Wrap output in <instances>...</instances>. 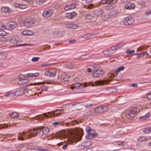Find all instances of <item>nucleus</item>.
Returning <instances> with one entry per match:
<instances>
[{"mask_svg": "<svg viewBox=\"0 0 151 151\" xmlns=\"http://www.w3.org/2000/svg\"><path fill=\"white\" fill-rule=\"evenodd\" d=\"M59 135L60 138H65L67 140L76 142L81 139L83 131L81 129L76 128L74 130L63 131Z\"/></svg>", "mask_w": 151, "mask_h": 151, "instance_id": "f257e3e1", "label": "nucleus"}, {"mask_svg": "<svg viewBox=\"0 0 151 151\" xmlns=\"http://www.w3.org/2000/svg\"><path fill=\"white\" fill-rule=\"evenodd\" d=\"M108 110V107L104 105L96 107L94 111L95 113L97 114H102L106 112Z\"/></svg>", "mask_w": 151, "mask_h": 151, "instance_id": "39448f33", "label": "nucleus"}, {"mask_svg": "<svg viewBox=\"0 0 151 151\" xmlns=\"http://www.w3.org/2000/svg\"><path fill=\"white\" fill-rule=\"evenodd\" d=\"M108 0H102L101 2L103 4H108Z\"/></svg>", "mask_w": 151, "mask_h": 151, "instance_id": "338daca9", "label": "nucleus"}, {"mask_svg": "<svg viewBox=\"0 0 151 151\" xmlns=\"http://www.w3.org/2000/svg\"><path fill=\"white\" fill-rule=\"evenodd\" d=\"M104 73V71L102 69L95 70L93 72L92 76L94 77H102Z\"/></svg>", "mask_w": 151, "mask_h": 151, "instance_id": "1a4fd4ad", "label": "nucleus"}, {"mask_svg": "<svg viewBox=\"0 0 151 151\" xmlns=\"http://www.w3.org/2000/svg\"><path fill=\"white\" fill-rule=\"evenodd\" d=\"M68 145V143H66L65 144V145H63L62 147V148L64 149H65L67 147V146Z\"/></svg>", "mask_w": 151, "mask_h": 151, "instance_id": "052dcab7", "label": "nucleus"}, {"mask_svg": "<svg viewBox=\"0 0 151 151\" xmlns=\"http://www.w3.org/2000/svg\"><path fill=\"white\" fill-rule=\"evenodd\" d=\"M109 14H104L101 17V19L103 21H105L109 20L110 18Z\"/></svg>", "mask_w": 151, "mask_h": 151, "instance_id": "5701e85b", "label": "nucleus"}, {"mask_svg": "<svg viewBox=\"0 0 151 151\" xmlns=\"http://www.w3.org/2000/svg\"><path fill=\"white\" fill-rule=\"evenodd\" d=\"M145 15L147 16H149L151 15V10H147L145 12Z\"/></svg>", "mask_w": 151, "mask_h": 151, "instance_id": "603ef678", "label": "nucleus"}, {"mask_svg": "<svg viewBox=\"0 0 151 151\" xmlns=\"http://www.w3.org/2000/svg\"><path fill=\"white\" fill-rule=\"evenodd\" d=\"M150 114L148 113L142 116H141L140 117L139 119H140L145 120L146 119L149 118L150 117Z\"/></svg>", "mask_w": 151, "mask_h": 151, "instance_id": "473e14b6", "label": "nucleus"}, {"mask_svg": "<svg viewBox=\"0 0 151 151\" xmlns=\"http://www.w3.org/2000/svg\"><path fill=\"white\" fill-rule=\"evenodd\" d=\"M147 98L149 99H151V92L148 93L146 96Z\"/></svg>", "mask_w": 151, "mask_h": 151, "instance_id": "680f3d73", "label": "nucleus"}, {"mask_svg": "<svg viewBox=\"0 0 151 151\" xmlns=\"http://www.w3.org/2000/svg\"><path fill=\"white\" fill-rule=\"evenodd\" d=\"M78 26L75 24H70V28L72 29H75L78 28Z\"/></svg>", "mask_w": 151, "mask_h": 151, "instance_id": "72a5a7b5", "label": "nucleus"}, {"mask_svg": "<svg viewBox=\"0 0 151 151\" xmlns=\"http://www.w3.org/2000/svg\"><path fill=\"white\" fill-rule=\"evenodd\" d=\"M138 139L139 141L142 142L145 141L146 139V138L145 137H140Z\"/></svg>", "mask_w": 151, "mask_h": 151, "instance_id": "49530a36", "label": "nucleus"}, {"mask_svg": "<svg viewBox=\"0 0 151 151\" xmlns=\"http://www.w3.org/2000/svg\"><path fill=\"white\" fill-rule=\"evenodd\" d=\"M134 50H133L131 51H130L129 50H127L126 51V53L128 54H131L132 53H134Z\"/></svg>", "mask_w": 151, "mask_h": 151, "instance_id": "5fc2aeb1", "label": "nucleus"}, {"mask_svg": "<svg viewBox=\"0 0 151 151\" xmlns=\"http://www.w3.org/2000/svg\"><path fill=\"white\" fill-rule=\"evenodd\" d=\"M44 118L45 119L44 116L42 115H40L39 116H37L35 117L32 118V120H33L34 119L37 120H44Z\"/></svg>", "mask_w": 151, "mask_h": 151, "instance_id": "412c9836", "label": "nucleus"}, {"mask_svg": "<svg viewBox=\"0 0 151 151\" xmlns=\"http://www.w3.org/2000/svg\"><path fill=\"white\" fill-rule=\"evenodd\" d=\"M108 82L106 80L97 81H95V83L96 85L101 86L103 85L105 83H107Z\"/></svg>", "mask_w": 151, "mask_h": 151, "instance_id": "4be33fe9", "label": "nucleus"}, {"mask_svg": "<svg viewBox=\"0 0 151 151\" xmlns=\"http://www.w3.org/2000/svg\"><path fill=\"white\" fill-rule=\"evenodd\" d=\"M122 45H121V43H118L114 46L115 47V49H116V50H117L118 49L122 47Z\"/></svg>", "mask_w": 151, "mask_h": 151, "instance_id": "a19ab883", "label": "nucleus"}, {"mask_svg": "<svg viewBox=\"0 0 151 151\" xmlns=\"http://www.w3.org/2000/svg\"><path fill=\"white\" fill-rule=\"evenodd\" d=\"M22 34L24 35L30 36L33 35L34 33L30 30H24L22 32Z\"/></svg>", "mask_w": 151, "mask_h": 151, "instance_id": "a211bd4d", "label": "nucleus"}, {"mask_svg": "<svg viewBox=\"0 0 151 151\" xmlns=\"http://www.w3.org/2000/svg\"><path fill=\"white\" fill-rule=\"evenodd\" d=\"M48 88L47 86H43L41 87V89L42 91H46Z\"/></svg>", "mask_w": 151, "mask_h": 151, "instance_id": "69168bd1", "label": "nucleus"}, {"mask_svg": "<svg viewBox=\"0 0 151 151\" xmlns=\"http://www.w3.org/2000/svg\"><path fill=\"white\" fill-rule=\"evenodd\" d=\"M137 108L134 107L130 111H127L125 112L126 117L129 119H132L135 116V114L137 112Z\"/></svg>", "mask_w": 151, "mask_h": 151, "instance_id": "20e7f679", "label": "nucleus"}, {"mask_svg": "<svg viewBox=\"0 0 151 151\" xmlns=\"http://www.w3.org/2000/svg\"><path fill=\"white\" fill-rule=\"evenodd\" d=\"M19 37L16 35L13 36L10 41V43L13 45L17 44L19 41Z\"/></svg>", "mask_w": 151, "mask_h": 151, "instance_id": "ddd939ff", "label": "nucleus"}, {"mask_svg": "<svg viewBox=\"0 0 151 151\" xmlns=\"http://www.w3.org/2000/svg\"><path fill=\"white\" fill-rule=\"evenodd\" d=\"M125 68L124 67V66H122L119 67V68H117L116 69V71L117 72H119L120 70H123Z\"/></svg>", "mask_w": 151, "mask_h": 151, "instance_id": "ea45409f", "label": "nucleus"}, {"mask_svg": "<svg viewBox=\"0 0 151 151\" xmlns=\"http://www.w3.org/2000/svg\"><path fill=\"white\" fill-rule=\"evenodd\" d=\"M36 22L35 19H26L23 22L24 25L26 27H30L34 24Z\"/></svg>", "mask_w": 151, "mask_h": 151, "instance_id": "6e6552de", "label": "nucleus"}, {"mask_svg": "<svg viewBox=\"0 0 151 151\" xmlns=\"http://www.w3.org/2000/svg\"><path fill=\"white\" fill-rule=\"evenodd\" d=\"M40 58L39 57H33L32 59V61L34 62L38 61Z\"/></svg>", "mask_w": 151, "mask_h": 151, "instance_id": "8fccbe9b", "label": "nucleus"}, {"mask_svg": "<svg viewBox=\"0 0 151 151\" xmlns=\"http://www.w3.org/2000/svg\"><path fill=\"white\" fill-rule=\"evenodd\" d=\"M94 6V5L92 4H89L88 5L86 6V7H88L89 9H92Z\"/></svg>", "mask_w": 151, "mask_h": 151, "instance_id": "4d7b16f0", "label": "nucleus"}, {"mask_svg": "<svg viewBox=\"0 0 151 151\" xmlns=\"http://www.w3.org/2000/svg\"><path fill=\"white\" fill-rule=\"evenodd\" d=\"M143 132L146 133H148L151 132V127H148L145 128L143 130Z\"/></svg>", "mask_w": 151, "mask_h": 151, "instance_id": "c9c22d12", "label": "nucleus"}, {"mask_svg": "<svg viewBox=\"0 0 151 151\" xmlns=\"http://www.w3.org/2000/svg\"><path fill=\"white\" fill-rule=\"evenodd\" d=\"M27 76L28 77H37L38 76V74L37 73H27Z\"/></svg>", "mask_w": 151, "mask_h": 151, "instance_id": "c756f323", "label": "nucleus"}, {"mask_svg": "<svg viewBox=\"0 0 151 151\" xmlns=\"http://www.w3.org/2000/svg\"><path fill=\"white\" fill-rule=\"evenodd\" d=\"M6 26L2 22H0V30H2L6 28Z\"/></svg>", "mask_w": 151, "mask_h": 151, "instance_id": "4c0bfd02", "label": "nucleus"}, {"mask_svg": "<svg viewBox=\"0 0 151 151\" xmlns=\"http://www.w3.org/2000/svg\"><path fill=\"white\" fill-rule=\"evenodd\" d=\"M9 97H13L15 96L14 92L12 93L11 91H9Z\"/></svg>", "mask_w": 151, "mask_h": 151, "instance_id": "774afa93", "label": "nucleus"}, {"mask_svg": "<svg viewBox=\"0 0 151 151\" xmlns=\"http://www.w3.org/2000/svg\"><path fill=\"white\" fill-rule=\"evenodd\" d=\"M92 18V16L90 13H88L86 14L85 18V19L88 21Z\"/></svg>", "mask_w": 151, "mask_h": 151, "instance_id": "393cba45", "label": "nucleus"}, {"mask_svg": "<svg viewBox=\"0 0 151 151\" xmlns=\"http://www.w3.org/2000/svg\"><path fill=\"white\" fill-rule=\"evenodd\" d=\"M93 113V111L91 110H90L87 111L85 114V115L86 116H89L91 115Z\"/></svg>", "mask_w": 151, "mask_h": 151, "instance_id": "37998d69", "label": "nucleus"}, {"mask_svg": "<svg viewBox=\"0 0 151 151\" xmlns=\"http://www.w3.org/2000/svg\"><path fill=\"white\" fill-rule=\"evenodd\" d=\"M86 132L87 134L86 136V137L88 139H90L91 138H93L94 136H96L98 134H95V131L94 130L92 129H89L88 128H86Z\"/></svg>", "mask_w": 151, "mask_h": 151, "instance_id": "0eeeda50", "label": "nucleus"}, {"mask_svg": "<svg viewBox=\"0 0 151 151\" xmlns=\"http://www.w3.org/2000/svg\"><path fill=\"white\" fill-rule=\"evenodd\" d=\"M50 73L51 72L49 71H47L45 72L44 74L45 76H47L48 77H50L51 75Z\"/></svg>", "mask_w": 151, "mask_h": 151, "instance_id": "3c124183", "label": "nucleus"}, {"mask_svg": "<svg viewBox=\"0 0 151 151\" xmlns=\"http://www.w3.org/2000/svg\"><path fill=\"white\" fill-rule=\"evenodd\" d=\"M18 78L19 80H22L26 78L23 75H19L18 76Z\"/></svg>", "mask_w": 151, "mask_h": 151, "instance_id": "c03bdc74", "label": "nucleus"}, {"mask_svg": "<svg viewBox=\"0 0 151 151\" xmlns=\"http://www.w3.org/2000/svg\"><path fill=\"white\" fill-rule=\"evenodd\" d=\"M7 126L6 124L0 125V129L4 128H7Z\"/></svg>", "mask_w": 151, "mask_h": 151, "instance_id": "13d9d810", "label": "nucleus"}, {"mask_svg": "<svg viewBox=\"0 0 151 151\" xmlns=\"http://www.w3.org/2000/svg\"><path fill=\"white\" fill-rule=\"evenodd\" d=\"M29 82V80L27 78L19 80L17 82V83L19 85H22L27 83Z\"/></svg>", "mask_w": 151, "mask_h": 151, "instance_id": "6ab92c4d", "label": "nucleus"}, {"mask_svg": "<svg viewBox=\"0 0 151 151\" xmlns=\"http://www.w3.org/2000/svg\"><path fill=\"white\" fill-rule=\"evenodd\" d=\"M93 143V142L91 141H88L83 143L84 147H87L90 146Z\"/></svg>", "mask_w": 151, "mask_h": 151, "instance_id": "b1692460", "label": "nucleus"}, {"mask_svg": "<svg viewBox=\"0 0 151 151\" xmlns=\"http://www.w3.org/2000/svg\"><path fill=\"white\" fill-rule=\"evenodd\" d=\"M76 104H78L79 106H82L85 105L84 102H79L76 103Z\"/></svg>", "mask_w": 151, "mask_h": 151, "instance_id": "6e6d98bb", "label": "nucleus"}, {"mask_svg": "<svg viewBox=\"0 0 151 151\" xmlns=\"http://www.w3.org/2000/svg\"><path fill=\"white\" fill-rule=\"evenodd\" d=\"M1 10L3 12L7 13L9 11L10 8L7 6H4L2 7Z\"/></svg>", "mask_w": 151, "mask_h": 151, "instance_id": "c85d7f7f", "label": "nucleus"}, {"mask_svg": "<svg viewBox=\"0 0 151 151\" xmlns=\"http://www.w3.org/2000/svg\"><path fill=\"white\" fill-rule=\"evenodd\" d=\"M53 11L50 9H47L44 10L43 12V16L45 18H49L51 17L53 14Z\"/></svg>", "mask_w": 151, "mask_h": 151, "instance_id": "9d476101", "label": "nucleus"}, {"mask_svg": "<svg viewBox=\"0 0 151 151\" xmlns=\"http://www.w3.org/2000/svg\"><path fill=\"white\" fill-rule=\"evenodd\" d=\"M42 133L43 134H47L50 132V129L47 127H42Z\"/></svg>", "mask_w": 151, "mask_h": 151, "instance_id": "aec40b11", "label": "nucleus"}, {"mask_svg": "<svg viewBox=\"0 0 151 151\" xmlns=\"http://www.w3.org/2000/svg\"><path fill=\"white\" fill-rule=\"evenodd\" d=\"M56 71L51 72L50 76L51 77H54L56 75Z\"/></svg>", "mask_w": 151, "mask_h": 151, "instance_id": "864d4df0", "label": "nucleus"}, {"mask_svg": "<svg viewBox=\"0 0 151 151\" xmlns=\"http://www.w3.org/2000/svg\"><path fill=\"white\" fill-rule=\"evenodd\" d=\"M77 15L76 13L73 12L70 13H68L66 14V17L69 19H72L75 17Z\"/></svg>", "mask_w": 151, "mask_h": 151, "instance_id": "4468645a", "label": "nucleus"}, {"mask_svg": "<svg viewBox=\"0 0 151 151\" xmlns=\"http://www.w3.org/2000/svg\"><path fill=\"white\" fill-rule=\"evenodd\" d=\"M75 88L78 89L79 88H82L85 87L88 85H89V83H76L73 85Z\"/></svg>", "mask_w": 151, "mask_h": 151, "instance_id": "f8f14e48", "label": "nucleus"}, {"mask_svg": "<svg viewBox=\"0 0 151 151\" xmlns=\"http://www.w3.org/2000/svg\"><path fill=\"white\" fill-rule=\"evenodd\" d=\"M124 7L126 9L130 10L134 9L135 7V5L133 4L129 3L125 5Z\"/></svg>", "mask_w": 151, "mask_h": 151, "instance_id": "2eb2a0df", "label": "nucleus"}, {"mask_svg": "<svg viewBox=\"0 0 151 151\" xmlns=\"http://www.w3.org/2000/svg\"><path fill=\"white\" fill-rule=\"evenodd\" d=\"M93 106V104H88L86 105H85V107L86 108H90Z\"/></svg>", "mask_w": 151, "mask_h": 151, "instance_id": "e2e57ef3", "label": "nucleus"}, {"mask_svg": "<svg viewBox=\"0 0 151 151\" xmlns=\"http://www.w3.org/2000/svg\"><path fill=\"white\" fill-rule=\"evenodd\" d=\"M90 35L89 34H87L86 35H85L83 36L82 37H81L82 38H86L87 37H89L90 36Z\"/></svg>", "mask_w": 151, "mask_h": 151, "instance_id": "0e129e2a", "label": "nucleus"}, {"mask_svg": "<svg viewBox=\"0 0 151 151\" xmlns=\"http://www.w3.org/2000/svg\"><path fill=\"white\" fill-rule=\"evenodd\" d=\"M15 96H20L22 94V90L20 88L19 90L14 92Z\"/></svg>", "mask_w": 151, "mask_h": 151, "instance_id": "7c9ffc66", "label": "nucleus"}, {"mask_svg": "<svg viewBox=\"0 0 151 151\" xmlns=\"http://www.w3.org/2000/svg\"><path fill=\"white\" fill-rule=\"evenodd\" d=\"M110 51L109 50H104L103 52V54L104 55H108L110 54Z\"/></svg>", "mask_w": 151, "mask_h": 151, "instance_id": "de8ad7c7", "label": "nucleus"}, {"mask_svg": "<svg viewBox=\"0 0 151 151\" xmlns=\"http://www.w3.org/2000/svg\"><path fill=\"white\" fill-rule=\"evenodd\" d=\"M109 50V51H110V52H109L110 54H111V53H114V52H115V51L116 50V49H115V47H114V46L112 47H111V49Z\"/></svg>", "mask_w": 151, "mask_h": 151, "instance_id": "58836bf2", "label": "nucleus"}, {"mask_svg": "<svg viewBox=\"0 0 151 151\" xmlns=\"http://www.w3.org/2000/svg\"><path fill=\"white\" fill-rule=\"evenodd\" d=\"M46 0H36V3L38 5H42L46 1Z\"/></svg>", "mask_w": 151, "mask_h": 151, "instance_id": "bb28decb", "label": "nucleus"}, {"mask_svg": "<svg viewBox=\"0 0 151 151\" xmlns=\"http://www.w3.org/2000/svg\"><path fill=\"white\" fill-rule=\"evenodd\" d=\"M73 106V105L71 103H68L66 104L65 105V108L67 109H68L69 108Z\"/></svg>", "mask_w": 151, "mask_h": 151, "instance_id": "09e8293b", "label": "nucleus"}, {"mask_svg": "<svg viewBox=\"0 0 151 151\" xmlns=\"http://www.w3.org/2000/svg\"><path fill=\"white\" fill-rule=\"evenodd\" d=\"M117 14V12L116 11H113L111 12L110 14V17H116Z\"/></svg>", "mask_w": 151, "mask_h": 151, "instance_id": "2f4dec72", "label": "nucleus"}, {"mask_svg": "<svg viewBox=\"0 0 151 151\" xmlns=\"http://www.w3.org/2000/svg\"><path fill=\"white\" fill-rule=\"evenodd\" d=\"M95 13L96 15L99 16L102 15L103 13V12L101 10H98L96 11Z\"/></svg>", "mask_w": 151, "mask_h": 151, "instance_id": "e433bc0d", "label": "nucleus"}, {"mask_svg": "<svg viewBox=\"0 0 151 151\" xmlns=\"http://www.w3.org/2000/svg\"><path fill=\"white\" fill-rule=\"evenodd\" d=\"M6 58V55L4 53L0 52V60H5Z\"/></svg>", "mask_w": 151, "mask_h": 151, "instance_id": "a878e982", "label": "nucleus"}, {"mask_svg": "<svg viewBox=\"0 0 151 151\" xmlns=\"http://www.w3.org/2000/svg\"><path fill=\"white\" fill-rule=\"evenodd\" d=\"M17 26V24L15 22L13 21L9 22L6 24V27L8 29L10 30L15 29Z\"/></svg>", "mask_w": 151, "mask_h": 151, "instance_id": "9b49d317", "label": "nucleus"}, {"mask_svg": "<svg viewBox=\"0 0 151 151\" xmlns=\"http://www.w3.org/2000/svg\"><path fill=\"white\" fill-rule=\"evenodd\" d=\"M95 68L93 66H91L88 68L87 70L88 72H90L92 71H94L95 70Z\"/></svg>", "mask_w": 151, "mask_h": 151, "instance_id": "f704fd0d", "label": "nucleus"}, {"mask_svg": "<svg viewBox=\"0 0 151 151\" xmlns=\"http://www.w3.org/2000/svg\"><path fill=\"white\" fill-rule=\"evenodd\" d=\"M63 110L60 109L53 111L51 112H49L46 113H44L43 115L44 116L45 119L47 118L52 117V116L55 117L60 115L61 114V111Z\"/></svg>", "mask_w": 151, "mask_h": 151, "instance_id": "7ed1b4c3", "label": "nucleus"}, {"mask_svg": "<svg viewBox=\"0 0 151 151\" xmlns=\"http://www.w3.org/2000/svg\"><path fill=\"white\" fill-rule=\"evenodd\" d=\"M10 116L12 118H16L18 117L19 115L17 113L15 112H14L11 114H10Z\"/></svg>", "mask_w": 151, "mask_h": 151, "instance_id": "cd10ccee", "label": "nucleus"}, {"mask_svg": "<svg viewBox=\"0 0 151 151\" xmlns=\"http://www.w3.org/2000/svg\"><path fill=\"white\" fill-rule=\"evenodd\" d=\"M76 6V4L74 3L70 5H68L66 6L64 8V9L66 10H68L70 9H73Z\"/></svg>", "mask_w": 151, "mask_h": 151, "instance_id": "dca6fc26", "label": "nucleus"}, {"mask_svg": "<svg viewBox=\"0 0 151 151\" xmlns=\"http://www.w3.org/2000/svg\"><path fill=\"white\" fill-rule=\"evenodd\" d=\"M70 76L68 74H63L61 75V79L62 81H67L69 80Z\"/></svg>", "mask_w": 151, "mask_h": 151, "instance_id": "f3484780", "label": "nucleus"}, {"mask_svg": "<svg viewBox=\"0 0 151 151\" xmlns=\"http://www.w3.org/2000/svg\"><path fill=\"white\" fill-rule=\"evenodd\" d=\"M42 130V127L39 128L37 129H33L29 130L27 132V134L25 132H23L18 134V140H23L24 139L21 136L24 135L25 139H28L32 137L35 136L37 134H40Z\"/></svg>", "mask_w": 151, "mask_h": 151, "instance_id": "f03ea898", "label": "nucleus"}, {"mask_svg": "<svg viewBox=\"0 0 151 151\" xmlns=\"http://www.w3.org/2000/svg\"><path fill=\"white\" fill-rule=\"evenodd\" d=\"M27 6L26 5L20 4V8L21 9H24L27 8Z\"/></svg>", "mask_w": 151, "mask_h": 151, "instance_id": "bf43d9fd", "label": "nucleus"}, {"mask_svg": "<svg viewBox=\"0 0 151 151\" xmlns=\"http://www.w3.org/2000/svg\"><path fill=\"white\" fill-rule=\"evenodd\" d=\"M134 18L131 16L124 17L123 20V24L125 25H131L134 23Z\"/></svg>", "mask_w": 151, "mask_h": 151, "instance_id": "423d86ee", "label": "nucleus"}, {"mask_svg": "<svg viewBox=\"0 0 151 151\" xmlns=\"http://www.w3.org/2000/svg\"><path fill=\"white\" fill-rule=\"evenodd\" d=\"M81 122V121L79 120H74L73 121H72L71 122V124H78L79 123V122Z\"/></svg>", "mask_w": 151, "mask_h": 151, "instance_id": "79ce46f5", "label": "nucleus"}, {"mask_svg": "<svg viewBox=\"0 0 151 151\" xmlns=\"http://www.w3.org/2000/svg\"><path fill=\"white\" fill-rule=\"evenodd\" d=\"M6 33L3 30L0 31V35L2 36H4L6 35Z\"/></svg>", "mask_w": 151, "mask_h": 151, "instance_id": "a18cd8bd", "label": "nucleus"}]
</instances>
